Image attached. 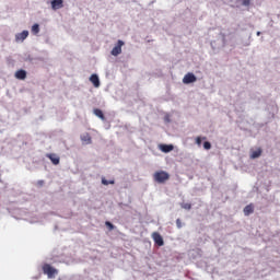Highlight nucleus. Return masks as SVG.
Masks as SVG:
<instances>
[{"mask_svg": "<svg viewBox=\"0 0 280 280\" xmlns=\"http://www.w3.org/2000/svg\"><path fill=\"white\" fill-rule=\"evenodd\" d=\"M153 178H154L155 183L163 184V183L170 180V173H167L165 171H159V172L154 173Z\"/></svg>", "mask_w": 280, "mask_h": 280, "instance_id": "nucleus-1", "label": "nucleus"}, {"mask_svg": "<svg viewBox=\"0 0 280 280\" xmlns=\"http://www.w3.org/2000/svg\"><path fill=\"white\" fill-rule=\"evenodd\" d=\"M43 272L44 275H47L48 279H54L56 275H58V270L49 264H45L43 266Z\"/></svg>", "mask_w": 280, "mask_h": 280, "instance_id": "nucleus-2", "label": "nucleus"}, {"mask_svg": "<svg viewBox=\"0 0 280 280\" xmlns=\"http://www.w3.org/2000/svg\"><path fill=\"white\" fill-rule=\"evenodd\" d=\"M152 240L155 242L158 246H163L165 242L163 241V236L159 232L152 233Z\"/></svg>", "mask_w": 280, "mask_h": 280, "instance_id": "nucleus-3", "label": "nucleus"}, {"mask_svg": "<svg viewBox=\"0 0 280 280\" xmlns=\"http://www.w3.org/2000/svg\"><path fill=\"white\" fill-rule=\"evenodd\" d=\"M197 78L194 73L188 72L187 74H185L184 79H183V83L184 84H192V82H196Z\"/></svg>", "mask_w": 280, "mask_h": 280, "instance_id": "nucleus-4", "label": "nucleus"}, {"mask_svg": "<svg viewBox=\"0 0 280 280\" xmlns=\"http://www.w3.org/2000/svg\"><path fill=\"white\" fill-rule=\"evenodd\" d=\"M125 45L124 40L119 39L117 45L112 49V56H119L121 54V46Z\"/></svg>", "mask_w": 280, "mask_h": 280, "instance_id": "nucleus-5", "label": "nucleus"}, {"mask_svg": "<svg viewBox=\"0 0 280 280\" xmlns=\"http://www.w3.org/2000/svg\"><path fill=\"white\" fill-rule=\"evenodd\" d=\"M46 156L51 161L52 165H60V158L56 153H48Z\"/></svg>", "mask_w": 280, "mask_h": 280, "instance_id": "nucleus-6", "label": "nucleus"}, {"mask_svg": "<svg viewBox=\"0 0 280 280\" xmlns=\"http://www.w3.org/2000/svg\"><path fill=\"white\" fill-rule=\"evenodd\" d=\"M159 149L161 150V152H164L165 154H167V152H172V150H174V145L173 144H160Z\"/></svg>", "mask_w": 280, "mask_h": 280, "instance_id": "nucleus-7", "label": "nucleus"}, {"mask_svg": "<svg viewBox=\"0 0 280 280\" xmlns=\"http://www.w3.org/2000/svg\"><path fill=\"white\" fill-rule=\"evenodd\" d=\"M51 8L52 10H60V8H63V0H52Z\"/></svg>", "mask_w": 280, "mask_h": 280, "instance_id": "nucleus-8", "label": "nucleus"}, {"mask_svg": "<svg viewBox=\"0 0 280 280\" xmlns=\"http://www.w3.org/2000/svg\"><path fill=\"white\" fill-rule=\"evenodd\" d=\"M90 82H92L93 86H95V89H100V77H97V74H92L90 77Z\"/></svg>", "mask_w": 280, "mask_h": 280, "instance_id": "nucleus-9", "label": "nucleus"}, {"mask_svg": "<svg viewBox=\"0 0 280 280\" xmlns=\"http://www.w3.org/2000/svg\"><path fill=\"white\" fill-rule=\"evenodd\" d=\"M15 78H16V80H25V78H27V72L23 69L18 70L15 72Z\"/></svg>", "mask_w": 280, "mask_h": 280, "instance_id": "nucleus-10", "label": "nucleus"}, {"mask_svg": "<svg viewBox=\"0 0 280 280\" xmlns=\"http://www.w3.org/2000/svg\"><path fill=\"white\" fill-rule=\"evenodd\" d=\"M93 113L96 117H98V119H102V121H106V116H104V112H102V109L95 108Z\"/></svg>", "mask_w": 280, "mask_h": 280, "instance_id": "nucleus-11", "label": "nucleus"}, {"mask_svg": "<svg viewBox=\"0 0 280 280\" xmlns=\"http://www.w3.org/2000/svg\"><path fill=\"white\" fill-rule=\"evenodd\" d=\"M27 36H30V32L23 31L22 33H20L15 36V39L23 42V40H25V38H27Z\"/></svg>", "mask_w": 280, "mask_h": 280, "instance_id": "nucleus-12", "label": "nucleus"}, {"mask_svg": "<svg viewBox=\"0 0 280 280\" xmlns=\"http://www.w3.org/2000/svg\"><path fill=\"white\" fill-rule=\"evenodd\" d=\"M254 212H255V207L253 206V203L247 205V206L244 208V214H245V215H250V213H254Z\"/></svg>", "mask_w": 280, "mask_h": 280, "instance_id": "nucleus-13", "label": "nucleus"}, {"mask_svg": "<svg viewBox=\"0 0 280 280\" xmlns=\"http://www.w3.org/2000/svg\"><path fill=\"white\" fill-rule=\"evenodd\" d=\"M261 148L257 149L256 151H253L250 154V159H259L261 156Z\"/></svg>", "mask_w": 280, "mask_h": 280, "instance_id": "nucleus-14", "label": "nucleus"}, {"mask_svg": "<svg viewBox=\"0 0 280 280\" xmlns=\"http://www.w3.org/2000/svg\"><path fill=\"white\" fill-rule=\"evenodd\" d=\"M81 140L84 142V143H92V139H91V135L89 133H84L83 136H81Z\"/></svg>", "mask_w": 280, "mask_h": 280, "instance_id": "nucleus-15", "label": "nucleus"}, {"mask_svg": "<svg viewBox=\"0 0 280 280\" xmlns=\"http://www.w3.org/2000/svg\"><path fill=\"white\" fill-rule=\"evenodd\" d=\"M202 141H207V137H197L195 139V143L198 145V148H200V145H202Z\"/></svg>", "mask_w": 280, "mask_h": 280, "instance_id": "nucleus-16", "label": "nucleus"}, {"mask_svg": "<svg viewBox=\"0 0 280 280\" xmlns=\"http://www.w3.org/2000/svg\"><path fill=\"white\" fill-rule=\"evenodd\" d=\"M32 32L33 34H38V32H40V26L38 24H34L32 26Z\"/></svg>", "mask_w": 280, "mask_h": 280, "instance_id": "nucleus-17", "label": "nucleus"}, {"mask_svg": "<svg viewBox=\"0 0 280 280\" xmlns=\"http://www.w3.org/2000/svg\"><path fill=\"white\" fill-rule=\"evenodd\" d=\"M102 184L103 185H115V180H108L106 178H102Z\"/></svg>", "mask_w": 280, "mask_h": 280, "instance_id": "nucleus-18", "label": "nucleus"}, {"mask_svg": "<svg viewBox=\"0 0 280 280\" xmlns=\"http://www.w3.org/2000/svg\"><path fill=\"white\" fill-rule=\"evenodd\" d=\"M180 207H182V209H185L186 211L191 210V203H182Z\"/></svg>", "mask_w": 280, "mask_h": 280, "instance_id": "nucleus-19", "label": "nucleus"}, {"mask_svg": "<svg viewBox=\"0 0 280 280\" xmlns=\"http://www.w3.org/2000/svg\"><path fill=\"white\" fill-rule=\"evenodd\" d=\"M105 225L108 228L109 231H114L115 230V225L113 223H110V221H106Z\"/></svg>", "mask_w": 280, "mask_h": 280, "instance_id": "nucleus-20", "label": "nucleus"}, {"mask_svg": "<svg viewBox=\"0 0 280 280\" xmlns=\"http://www.w3.org/2000/svg\"><path fill=\"white\" fill-rule=\"evenodd\" d=\"M203 148L205 150H211V142L209 141L203 142Z\"/></svg>", "mask_w": 280, "mask_h": 280, "instance_id": "nucleus-21", "label": "nucleus"}, {"mask_svg": "<svg viewBox=\"0 0 280 280\" xmlns=\"http://www.w3.org/2000/svg\"><path fill=\"white\" fill-rule=\"evenodd\" d=\"M176 225H177V229H183V222L180 221V219L176 220Z\"/></svg>", "mask_w": 280, "mask_h": 280, "instance_id": "nucleus-22", "label": "nucleus"}, {"mask_svg": "<svg viewBox=\"0 0 280 280\" xmlns=\"http://www.w3.org/2000/svg\"><path fill=\"white\" fill-rule=\"evenodd\" d=\"M36 185H37V187H43V185H45V180L39 179V180H37Z\"/></svg>", "mask_w": 280, "mask_h": 280, "instance_id": "nucleus-23", "label": "nucleus"}, {"mask_svg": "<svg viewBox=\"0 0 280 280\" xmlns=\"http://www.w3.org/2000/svg\"><path fill=\"white\" fill-rule=\"evenodd\" d=\"M242 5H245V7L250 5V0H243Z\"/></svg>", "mask_w": 280, "mask_h": 280, "instance_id": "nucleus-24", "label": "nucleus"}]
</instances>
